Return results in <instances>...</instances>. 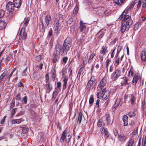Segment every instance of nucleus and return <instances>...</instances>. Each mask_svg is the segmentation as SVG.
<instances>
[{"label": "nucleus", "instance_id": "20e7f679", "mask_svg": "<svg viewBox=\"0 0 146 146\" xmlns=\"http://www.w3.org/2000/svg\"><path fill=\"white\" fill-rule=\"evenodd\" d=\"M110 10L104 7H100L98 9V13L99 15L102 17L107 16L109 15Z\"/></svg>", "mask_w": 146, "mask_h": 146}, {"label": "nucleus", "instance_id": "6e6d98bb", "mask_svg": "<svg viewBox=\"0 0 146 146\" xmlns=\"http://www.w3.org/2000/svg\"><path fill=\"white\" fill-rule=\"evenodd\" d=\"M59 27H56V26H54V31H55V32L56 33H57L58 32V28Z\"/></svg>", "mask_w": 146, "mask_h": 146}, {"label": "nucleus", "instance_id": "49530a36", "mask_svg": "<svg viewBox=\"0 0 146 146\" xmlns=\"http://www.w3.org/2000/svg\"><path fill=\"white\" fill-rule=\"evenodd\" d=\"M135 123L134 121L132 120H131L129 123V125L131 127H133L135 125Z\"/></svg>", "mask_w": 146, "mask_h": 146}, {"label": "nucleus", "instance_id": "c03bdc74", "mask_svg": "<svg viewBox=\"0 0 146 146\" xmlns=\"http://www.w3.org/2000/svg\"><path fill=\"white\" fill-rule=\"evenodd\" d=\"M45 82L46 83H48L49 81V77L48 74H47L45 75Z\"/></svg>", "mask_w": 146, "mask_h": 146}, {"label": "nucleus", "instance_id": "b1692460", "mask_svg": "<svg viewBox=\"0 0 146 146\" xmlns=\"http://www.w3.org/2000/svg\"><path fill=\"white\" fill-rule=\"evenodd\" d=\"M6 23L4 21H0V30H2L4 29L6 25Z\"/></svg>", "mask_w": 146, "mask_h": 146}, {"label": "nucleus", "instance_id": "9b49d317", "mask_svg": "<svg viewBox=\"0 0 146 146\" xmlns=\"http://www.w3.org/2000/svg\"><path fill=\"white\" fill-rule=\"evenodd\" d=\"M51 20V17L50 15H47L44 19L45 26L47 27L49 24V22Z\"/></svg>", "mask_w": 146, "mask_h": 146}, {"label": "nucleus", "instance_id": "473e14b6", "mask_svg": "<svg viewBox=\"0 0 146 146\" xmlns=\"http://www.w3.org/2000/svg\"><path fill=\"white\" fill-rule=\"evenodd\" d=\"M126 0H114V1L115 3L118 4L119 5H120Z\"/></svg>", "mask_w": 146, "mask_h": 146}, {"label": "nucleus", "instance_id": "bf43d9fd", "mask_svg": "<svg viewBox=\"0 0 146 146\" xmlns=\"http://www.w3.org/2000/svg\"><path fill=\"white\" fill-rule=\"evenodd\" d=\"M141 0H139L138 1V3L137 5V7L138 8H139L141 7Z\"/></svg>", "mask_w": 146, "mask_h": 146}, {"label": "nucleus", "instance_id": "8fccbe9b", "mask_svg": "<svg viewBox=\"0 0 146 146\" xmlns=\"http://www.w3.org/2000/svg\"><path fill=\"white\" fill-rule=\"evenodd\" d=\"M89 80L91 81L93 83H94L95 81V76H92Z\"/></svg>", "mask_w": 146, "mask_h": 146}, {"label": "nucleus", "instance_id": "f704fd0d", "mask_svg": "<svg viewBox=\"0 0 146 146\" xmlns=\"http://www.w3.org/2000/svg\"><path fill=\"white\" fill-rule=\"evenodd\" d=\"M94 101V98L93 97V95H91L89 100V104H91V106Z\"/></svg>", "mask_w": 146, "mask_h": 146}, {"label": "nucleus", "instance_id": "2eb2a0df", "mask_svg": "<svg viewBox=\"0 0 146 146\" xmlns=\"http://www.w3.org/2000/svg\"><path fill=\"white\" fill-rule=\"evenodd\" d=\"M107 47L105 45H103L100 51V53L104 55L108 52Z\"/></svg>", "mask_w": 146, "mask_h": 146}, {"label": "nucleus", "instance_id": "4468645a", "mask_svg": "<svg viewBox=\"0 0 146 146\" xmlns=\"http://www.w3.org/2000/svg\"><path fill=\"white\" fill-rule=\"evenodd\" d=\"M13 4L15 7L19 8L21 6L22 2V0H13Z\"/></svg>", "mask_w": 146, "mask_h": 146}, {"label": "nucleus", "instance_id": "6ab92c4d", "mask_svg": "<svg viewBox=\"0 0 146 146\" xmlns=\"http://www.w3.org/2000/svg\"><path fill=\"white\" fill-rule=\"evenodd\" d=\"M45 87L46 92L47 93H49L52 89V87L49 83L45 85Z\"/></svg>", "mask_w": 146, "mask_h": 146}, {"label": "nucleus", "instance_id": "79ce46f5", "mask_svg": "<svg viewBox=\"0 0 146 146\" xmlns=\"http://www.w3.org/2000/svg\"><path fill=\"white\" fill-rule=\"evenodd\" d=\"M16 70V69L15 68H14L12 72H11V73H10L9 75V76L8 78V80H9L11 77L12 76H13V74L14 73V72H15V71Z\"/></svg>", "mask_w": 146, "mask_h": 146}, {"label": "nucleus", "instance_id": "864d4df0", "mask_svg": "<svg viewBox=\"0 0 146 146\" xmlns=\"http://www.w3.org/2000/svg\"><path fill=\"white\" fill-rule=\"evenodd\" d=\"M52 29L51 28L50 29L48 33V35L49 36H51L52 35Z\"/></svg>", "mask_w": 146, "mask_h": 146}, {"label": "nucleus", "instance_id": "393cba45", "mask_svg": "<svg viewBox=\"0 0 146 146\" xmlns=\"http://www.w3.org/2000/svg\"><path fill=\"white\" fill-rule=\"evenodd\" d=\"M23 120L21 119H15L11 121V123L12 124H14L15 123L19 124L21 123V122L23 121Z\"/></svg>", "mask_w": 146, "mask_h": 146}, {"label": "nucleus", "instance_id": "7ed1b4c3", "mask_svg": "<svg viewBox=\"0 0 146 146\" xmlns=\"http://www.w3.org/2000/svg\"><path fill=\"white\" fill-rule=\"evenodd\" d=\"M136 3L135 1H133L131 3L129 7H127L124 11L121 14L119 17L118 19L119 20H121L124 17H125L127 14L129 13L131 11L134 5Z\"/></svg>", "mask_w": 146, "mask_h": 146}, {"label": "nucleus", "instance_id": "1a4fd4ad", "mask_svg": "<svg viewBox=\"0 0 146 146\" xmlns=\"http://www.w3.org/2000/svg\"><path fill=\"white\" fill-rule=\"evenodd\" d=\"M56 71L55 68H52L49 74L50 75L53 81H54L56 77Z\"/></svg>", "mask_w": 146, "mask_h": 146}, {"label": "nucleus", "instance_id": "37998d69", "mask_svg": "<svg viewBox=\"0 0 146 146\" xmlns=\"http://www.w3.org/2000/svg\"><path fill=\"white\" fill-rule=\"evenodd\" d=\"M22 102L25 104H26L27 102V97L26 96H25L23 99Z\"/></svg>", "mask_w": 146, "mask_h": 146}, {"label": "nucleus", "instance_id": "052dcab7", "mask_svg": "<svg viewBox=\"0 0 146 146\" xmlns=\"http://www.w3.org/2000/svg\"><path fill=\"white\" fill-rule=\"evenodd\" d=\"M17 109L16 108H15L12 110L11 114L12 115V116H13L15 114L16 112V111Z\"/></svg>", "mask_w": 146, "mask_h": 146}, {"label": "nucleus", "instance_id": "de8ad7c7", "mask_svg": "<svg viewBox=\"0 0 146 146\" xmlns=\"http://www.w3.org/2000/svg\"><path fill=\"white\" fill-rule=\"evenodd\" d=\"M102 121L100 119L98 122V126L99 127H101L102 125Z\"/></svg>", "mask_w": 146, "mask_h": 146}, {"label": "nucleus", "instance_id": "a878e982", "mask_svg": "<svg viewBox=\"0 0 146 146\" xmlns=\"http://www.w3.org/2000/svg\"><path fill=\"white\" fill-rule=\"evenodd\" d=\"M123 120L124 122V126L127 125L128 124V117L127 116L124 115L123 117Z\"/></svg>", "mask_w": 146, "mask_h": 146}, {"label": "nucleus", "instance_id": "c9c22d12", "mask_svg": "<svg viewBox=\"0 0 146 146\" xmlns=\"http://www.w3.org/2000/svg\"><path fill=\"white\" fill-rule=\"evenodd\" d=\"M71 138V136L70 134L68 135H66V137L65 141L66 142L68 143L70 141V139Z\"/></svg>", "mask_w": 146, "mask_h": 146}, {"label": "nucleus", "instance_id": "7c9ffc66", "mask_svg": "<svg viewBox=\"0 0 146 146\" xmlns=\"http://www.w3.org/2000/svg\"><path fill=\"white\" fill-rule=\"evenodd\" d=\"M82 116V113L80 112L79 114L78 118L77 119V122L79 123V124H80L81 123Z\"/></svg>", "mask_w": 146, "mask_h": 146}, {"label": "nucleus", "instance_id": "aec40b11", "mask_svg": "<svg viewBox=\"0 0 146 146\" xmlns=\"http://www.w3.org/2000/svg\"><path fill=\"white\" fill-rule=\"evenodd\" d=\"M25 28H23L21 30L20 33V34L22 36L23 35V38L24 39H25L27 37V33H25Z\"/></svg>", "mask_w": 146, "mask_h": 146}, {"label": "nucleus", "instance_id": "4d7b16f0", "mask_svg": "<svg viewBox=\"0 0 146 146\" xmlns=\"http://www.w3.org/2000/svg\"><path fill=\"white\" fill-rule=\"evenodd\" d=\"M99 58L100 60V62L102 63L103 60V56L101 55H99Z\"/></svg>", "mask_w": 146, "mask_h": 146}, {"label": "nucleus", "instance_id": "4c0bfd02", "mask_svg": "<svg viewBox=\"0 0 146 146\" xmlns=\"http://www.w3.org/2000/svg\"><path fill=\"white\" fill-rule=\"evenodd\" d=\"M61 83L60 82H58L57 83V86L56 87L55 89L57 91L60 90Z\"/></svg>", "mask_w": 146, "mask_h": 146}, {"label": "nucleus", "instance_id": "39448f33", "mask_svg": "<svg viewBox=\"0 0 146 146\" xmlns=\"http://www.w3.org/2000/svg\"><path fill=\"white\" fill-rule=\"evenodd\" d=\"M107 78L105 76L101 80L97 87V90L101 91L107 83Z\"/></svg>", "mask_w": 146, "mask_h": 146}, {"label": "nucleus", "instance_id": "3c124183", "mask_svg": "<svg viewBox=\"0 0 146 146\" xmlns=\"http://www.w3.org/2000/svg\"><path fill=\"white\" fill-rule=\"evenodd\" d=\"M111 61V60L110 59H109L108 58L106 60V67L107 68H108V66H109V63Z\"/></svg>", "mask_w": 146, "mask_h": 146}, {"label": "nucleus", "instance_id": "2f4dec72", "mask_svg": "<svg viewBox=\"0 0 146 146\" xmlns=\"http://www.w3.org/2000/svg\"><path fill=\"white\" fill-rule=\"evenodd\" d=\"M95 56L94 53H92L90 55L88 60V62L91 63L92 62L94 57Z\"/></svg>", "mask_w": 146, "mask_h": 146}, {"label": "nucleus", "instance_id": "58836bf2", "mask_svg": "<svg viewBox=\"0 0 146 146\" xmlns=\"http://www.w3.org/2000/svg\"><path fill=\"white\" fill-rule=\"evenodd\" d=\"M135 113L133 111H130L128 113V115L130 117H134L135 115Z\"/></svg>", "mask_w": 146, "mask_h": 146}, {"label": "nucleus", "instance_id": "f03ea898", "mask_svg": "<svg viewBox=\"0 0 146 146\" xmlns=\"http://www.w3.org/2000/svg\"><path fill=\"white\" fill-rule=\"evenodd\" d=\"M136 98L135 95L133 94H129L125 96L124 102L125 103H130L132 106L135 104Z\"/></svg>", "mask_w": 146, "mask_h": 146}, {"label": "nucleus", "instance_id": "f3484780", "mask_svg": "<svg viewBox=\"0 0 146 146\" xmlns=\"http://www.w3.org/2000/svg\"><path fill=\"white\" fill-rule=\"evenodd\" d=\"M141 56L142 60L146 61V49L142 51L141 54Z\"/></svg>", "mask_w": 146, "mask_h": 146}, {"label": "nucleus", "instance_id": "680f3d73", "mask_svg": "<svg viewBox=\"0 0 146 146\" xmlns=\"http://www.w3.org/2000/svg\"><path fill=\"white\" fill-rule=\"evenodd\" d=\"M115 48L113 50H111V51H112V52L111 53V58H113V57L114 55V51L115 50Z\"/></svg>", "mask_w": 146, "mask_h": 146}, {"label": "nucleus", "instance_id": "c85d7f7f", "mask_svg": "<svg viewBox=\"0 0 146 146\" xmlns=\"http://www.w3.org/2000/svg\"><path fill=\"white\" fill-rule=\"evenodd\" d=\"M68 80V78L67 77H65L63 79V89H65L66 88V85L67 84V81Z\"/></svg>", "mask_w": 146, "mask_h": 146}, {"label": "nucleus", "instance_id": "6e6552de", "mask_svg": "<svg viewBox=\"0 0 146 146\" xmlns=\"http://www.w3.org/2000/svg\"><path fill=\"white\" fill-rule=\"evenodd\" d=\"M15 6L11 2H9L7 3L6 9L9 12H12L14 9Z\"/></svg>", "mask_w": 146, "mask_h": 146}, {"label": "nucleus", "instance_id": "0eeeda50", "mask_svg": "<svg viewBox=\"0 0 146 146\" xmlns=\"http://www.w3.org/2000/svg\"><path fill=\"white\" fill-rule=\"evenodd\" d=\"M121 71L118 69H116L111 75V78L113 80H116L120 76Z\"/></svg>", "mask_w": 146, "mask_h": 146}, {"label": "nucleus", "instance_id": "a18cd8bd", "mask_svg": "<svg viewBox=\"0 0 146 146\" xmlns=\"http://www.w3.org/2000/svg\"><path fill=\"white\" fill-rule=\"evenodd\" d=\"M59 22L58 20H55L54 23V26H56V27H59Z\"/></svg>", "mask_w": 146, "mask_h": 146}, {"label": "nucleus", "instance_id": "ddd939ff", "mask_svg": "<svg viewBox=\"0 0 146 146\" xmlns=\"http://www.w3.org/2000/svg\"><path fill=\"white\" fill-rule=\"evenodd\" d=\"M121 102L120 99L119 98L117 99L115 102L114 105L113 106L112 111H114L116 108L119 105Z\"/></svg>", "mask_w": 146, "mask_h": 146}, {"label": "nucleus", "instance_id": "5fc2aeb1", "mask_svg": "<svg viewBox=\"0 0 146 146\" xmlns=\"http://www.w3.org/2000/svg\"><path fill=\"white\" fill-rule=\"evenodd\" d=\"M16 99L17 100H20L21 99V94H18L16 97Z\"/></svg>", "mask_w": 146, "mask_h": 146}, {"label": "nucleus", "instance_id": "bb28decb", "mask_svg": "<svg viewBox=\"0 0 146 146\" xmlns=\"http://www.w3.org/2000/svg\"><path fill=\"white\" fill-rule=\"evenodd\" d=\"M110 115L109 114H106V121H107V125H109L111 122V120L110 118Z\"/></svg>", "mask_w": 146, "mask_h": 146}, {"label": "nucleus", "instance_id": "603ef678", "mask_svg": "<svg viewBox=\"0 0 146 146\" xmlns=\"http://www.w3.org/2000/svg\"><path fill=\"white\" fill-rule=\"evenodd\" d=\"M102 94L101 92H98L97 94V98H101Z\"/></svg>", "mask_w": 146, "mask_h": 146}, {"label": "nucleus", "instance_id": "ea45409f", "mask_svg": "<svg viewBox=\"0 0 146 146\" xmlns=\"http://www.w3.org/2000/svg\"><path fill=\"white\" fill-rule=\"evenodd\" d=\"M29 21V18H27L26 19L24 25L23 26V28H25L27 27V24L28 23Z\"/></svg>", "mask_w": 146, "mask_h": 146}, {"label": "nucleus", "instance_id": "412c9836", "mask_svg": "<svg viewBox=\"0 0 146 146\" xmlns=\"http://www.w3.org/2000/svg\"><path fill=\"white\" fill-rule=\"evenodd\" d=\"M80 23L79 31L80 32H81L84 31V29L86 28V27L85 25L84 24L83 22L82 21H80Z\"/></svg>", "mask_w": 146, "mask_h": 146}, {"label": "nucleus", "instance_id": "5701e85b", "mask_svg": "<svg viewBox=\"0 0 146 146\" xmlns=\"http://www.w3.org/2000/svg\"><path fill=\"white\" fill-rule=\"evenodd\" d=\"M94 83L92 82L91 81L89 80L86 86V89L88 90H90L93 85L94 84Z\"/></svg>", "mask_w": 146, "mask_h": 146}, {"label": "nucleus", "instance_id": "f8f14e48", "mask_svg": "<svg viewBox=\"0 0 146 146\" xmlns=\"http://www.w3.org/2000/svg\"><path fill=\"white\" fill-rule=\"evenodd\" d=\"M129 27L125 24V23L123 22L121 23V31L122 33L124 32L126 30H128Z\"/></svg>", "mask_w": 146, "mask_h": 146}, {"label": "nucleus", "instance_id": "e433bc0d", "mask_svg": "<svg viewBox=\"0 0 146 146\" xmlns=\"http://www.w3.org/2000/svg\"><path fill=\"white\" fill-rule=\"evenodd\" d=\"M133 71L134 70L133 67H131L128 73V76H132Z\"/></svg>", "mask_w": 146, "mask_h": 146}, {"label": "nucleus", "instance_id": "4be33fe9", "mask_svg": "<svg viewBox=\"0 0 146 146\" xmlns=\"http://www.w3.org/2000/svg\"><path fill=\"white\" fill-rule=\"evenodd\" d=\"M56 52L57 53L56 54H54V58L52 60V62L54 63H55L57 61H58L59 59V57L58 56V55L60 54H58V52Z\"/></svg>", "mask_w": 146, "mask_h": 146}, {"label": "nucleus", "instance_id": "a19ab883", "mask_svg": "<svg viewBox=\"0 0 146 146\" xmlns=\"http://www.w3.org/2000/svg\"><path fill=\"white\" fill-rule=\"evenodd\" d=\"M7 72L5 71L0 76V80L3 79L7 75Z\"/></svg>", "mask_w": 146, "mask_h": 146}, {"label": "nucleus", "instance_id": "9d476101", "mask_svg": "<svg viewBox=\"0 0 146 146\" xmlns=\"http://www.w3.org/2000/svg\"><path fill=\"white\" fill-rule=\"evenodd\" d=\"M127 139V136L123 134H120L118 135V139L119 141L121 142H125Z\"/></svg>", "mask_w": 146, "mask_h": 146}, {"label": "nucleus", "instance_id": "423d86ee", "mask_svg": "<svg viewBox=\"0 0 146 146\" xmlns=\"http://www.w3.org/2000/svg\"><path fill=\"white\" fill-rule=\"evenodd\" d=\"M123 17V19L122 20L121 23H123V22L125 23V24L127 26V27H129L132 24V20L131 18H130L129 15H125Z\"/></svg>", "mask_w": 146, "mask_h": 146}, {"label": "nucleus", "instance_id": "69168bd1", "mask_svg": "<svg viewBox=\"0 0 146 146\" xmlns=\"http://www.w3.org/2000/svg\"><path fill=\"white\" fill-rule=\"evenodd\" d=\"M106 89L105 88H104L102 90V92L104 93V94L103 95V97H104V96H105V93L106 92Z\"/></svg>", "mask_w": 146, "mask_h": 146}, {"label": "nucleus", "instance_id": "dca6fc26", "mask_svg": "<svg viewBox=\"0 0 146 146\" xmlns=\"http://www.w3.org/2000/svg\"><path fill=\"white\" fill-rule=\"evenodd\" d=\"M101 132L104 135V137L106 139L109 136V133L107 129L104 127L102 128Z\"/></svg>", "mask_w": 146, "mask_h": 146}, {"label": "nucleus", "instance_id": "f257e3e1", "mask_svg": "<svg viewBox=\"0 0 146 146\" xmlns=\"http://www.w3.org/2000/svg\"><path fill=\"white\" fill-rule=\"evenodd\" d=\"M71 38L69 37L67 38L65 40L62 47L60 44L56 45V52H58V54L62 55H66L71 46Z\"/></svg>", "mask_w": 146, "mask_h": 146}, {"label": "nucleus", "instance_id": "13d9d810", "mask_svg": "<svg viewBox=\"0 0 146 146\" xmlns=\"http://www.w3.org/2000/svg\"><path fill=\"white\" fill-rule=\"evenodd\" d=\"M6 115L3 118L1 119V124H3L4 123V122L5 120V118L6 117Z\"/></svg>", "mask_w": 146, "mask_h": 146}, {"label": "nucleus", "instance_id": "e2e57ef3", "mask_svg": "<svg viewBox=\"0 0 146 146\" xmlns=\"http://www.w3.org/2000/svg\"><path fill=\"white\" fill-rule=\"evenodd\" d=\"M62 60L63 62L66 63L67 62V60H68V58L67 57H64L63 58Z\"/></svg>", "mask_w": 146, "mask_h": 146}, {"label": "nucleus", "instance_id": "72a5a7b5", "mask_svg": "<svg viewBox=\"0 0 146 146\" xmlns=\"http://www.w3.org/2000/svg\"><path fill=\"white\" fill-rule=\"evenodd\" d=\"M134 143V140L132 138L129 139L127 143V146H133Z\"/></svg>", "mask_w": 146, "mask_h": 146}, {"label": "nucleus", "instance_id": "338daca9", "mask_svg": "<svg viewBox=\"0 0 146 146\" xmlns=\"http://www.w3.org/2000/svg\"><path fill=\"white\" fill-rule=\"evenodd\" d=\"M41 59V56L40 55L36 57V60L38 61H40Z\"/></svg>", "mask_w": 146, "mask_h": 146}, {"label": "nucleus", "instance_id": "c756f323", "mask_svg": "<svg viewBox=\"0 0 146 146\" xmlns=\"http://www.w3.org/2000/svg\"><path fill=\"white\" fill-rule=\"evenodd\" d=\"M58 93L57 91H54L52 94V100L54 101L56 98V97L58 96Z\"/></svg>", "mask_w": 146, "mask_h": 146}, {"label": "nucleus", "instance_id": "cd10ccee", "mask_svg": "<svg viewBox=\"0 0 146 146\" xmlns=\"http://www.w3.org/2000/svg\"><path fill=\"white\" fill-rule=\"evenodd\" d=\"M140 79V77L137 75H135L133 78L132 82L135 85L137 81Z\"/></svg>", "mask_w": 146, "mask_h": 146}, {"label": "nucleus", "instance_id": "09e8293b", "mask_svg": "<svg viewBox=\"0 0 146 146\" xmlns=\"http://www.w3.org/2000/svg\"><path fill=\"white\" fill-rule=\"evenodd\" d=\"M124 80L121 82V83L123 84H127V80L126 78H123Z\"/></svg>", "mask_w": 146, "mask_h": 146}, {"label": "nucleus", "instance_id": "0e129e2a", "mask_svg": "<svg viewBox=\"0 0 146 146\" xmlns=\"http://www.w3.org/2000/svg\"><path fill=\"white\" fill-rule=\"evenodd\" d=\"M113 132L115 135L117 136L119 135L118 131L117 129H115L114 130Z\"/></svg>", "mask_w": 146, "mask_h": 146}, {"label": "nucleus", "instance_id": "774afa93", "mask_svg": "<svg viewBox=\"0 0 146 146\" xmlns=\"http://www.w3.org/2000/svg\"><path fill=\"white\" fill-rule=\"evenodd\" d=\"M116 40H116V38H114V39H113V41H111L110 42V44H113L114 43H115V42H116Z\"/></svg>", "mask_w": 146, "mask_h": 146}, {"label": "nucleus", "instance_id": "a211bd4d", "mask_svg": "<svg viewBox=\"0 0 146 146\" xmlns=\"http://www.w3.org/2000/svg\"><path fill=\"white\" fill-rule=\"evenodd\" d=\"M66 130H64L62 134L60 139V142L62 143H63L64 141V140H65L66 137Z\"/></svg>", "mask_w": 146, "mask_h": 146}]
</instances>
